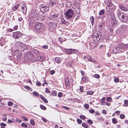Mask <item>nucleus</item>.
<instances>
[{"mask_svg":"<svg viewBox=\"0 0 128 128\" xmlns=\"http://www.w3.org/2000/svg\"><path fill=\"white\" fill-rule=\"evenodd\" d=\"M36 84L38 86H40L41 85V84L40 82L38 81L36 82Z\"/></svg>","mask_w":128,"mask_h":128,"instance_id":"nucleus-64","label":"nucleus"},{"mask_svg":"<svg viewBox=\"0 0 128 128\" xmlns=\"http://www.w3.org/2000/svg\"><path fill=\"white\" fill-rule=\"evenodd\" d=\"M119 8L122 10L126 11L128 10V8L126 7L122 4H120L119 5Z\"/></svg>","mask_w":128,"mask_h":128,"instance_id":"nucleus-16","label":"nucleus"},{"mask_svg":"<svg viewBox=\"0 0 128 128\" xmlns=\"http://www.w3.org/2000/svg\"><path fill=\"white\" fill-rule=\"evenodd\" d=\"M88 123L90 124H92L93 123V122L91 120H88L87 121Z\"/></svg>","mask_w":128,"mask_h":128,"instance_id":"nucleus-59","label":"nucleus"},{"mask_svg":"<svg viewBox=\"0 0 128 128\" xmlns=\"http://www.w3.org/2000/svg\"><path fill=\"white\" fill-rule=\"evenodd\" d=\"M112 121L114 124H116L118 122L116 119L115 118H114L112 119Z\"/></svg>","mask_w":128,"mask_h":128,"instance_id":"nucleus-33","label":"nucleus"},{"mask_svg":"<svg viewBox=\"0 0 128 128\" xmlns=\"http://www.w3.org/2000/svg\"><path fill=\"white\" fill-rule=\"evenodd\" d=\"M94 76L95 78H100V76L98 74H94Z\"/></svg>","mask_w":128,"mask_h":128,"instance_id":"nucleus-51","label":"nucleus"},{"mask_svg":"<svg viewBox=\"0 0 128 128\" xmlns=\"http://www.w3.org/2000/svg\"><path fill=\"white\" fill-rule=\"evenodd\" d=\"M32 94L34 96H39V93L36 91L33 92L32 93Z\"/></svg>","mask_w":128,"mask_h":128,"instance_id":"nucleus-34","label":"nucleus"},{"mask_svg":"<svg viewBox=\"0 0 128 128\" xmlns=\"http://www.w3.org/2000/svg\"><path fill=\"white\" fill-rule=\"evenodd\" d=\"M90 19L92 24L93 25L94 24V18L93 16H92L90 17Z\"/></svg>","mask_w":128,"mask_h":128,"instance_id":"nucleus-29","label":"nucleus"},{"mask_svg":"<svg viewBox=\"0 0 128 128\" xmlns=\"http://www.w3.org/2000/svg\"><path fill=\"white\" fill-rule=\"evenodd\" d=\"M36 16L37 14L36 12L34 10H32L31 12L30 16L31 18H35V19H36Z\"/></svg>","mask_w":128,"mask_h":128,"instance_id":"nucleus-12","label":"nucleus"},{"mask_svg":"<svg viewBox=\"0 0 128 128\" xmlns=\"http://www.w3.org/2000/svg\"><path fill=\"white\" fill-rule=\"evenodd\" d=\"M24 87V88L28 90H32V88L28 86H25Z\"/></svg>","mask_w":128,"mask_h":128,"instance_id":"nucleus-38","label":"nucleus"},{"mask_svg":"<svg viewBox=\"0 0 128 128\" xmlns=\"http://www.w3.org/2000/svg\"><path fill=\"white\" fill-rule=\"evenodd\" d=\"M34 54L31 52H28L24 56V60H25V63H27V61L30 60L31 58L33 57Z\"/></svg>","mask_w":128,"mask_h":128,"instance_id":"nucleus-6","label":"nucleus"},{"mask_svg":"<svg viewBox=\"0 0 128 128\" xmlns=\"http://www.w3.org/2000/svg\"><path fill=\"white\" fill-rule=\"evenodd\" d=\"M126 26L125 25H123L122 26L121 28V29L123 30H125L126 29Z\"/></svg>","mask_w":128,"mask_h":128,"instance_id":"nucleus-37","label":"nucleus"},{"mask_svg":"<svg viewBox=\"0 0 128 128\" xmlns=\"http://www.w3.org/2000/svg\"><path fill=\"white\" fill-rule=\"evenodd\" d=\"M74 13L73 10L70 9L67 10L64 13L65 16L66 18L68 19L71 18L72 17V15Z\"/></svg>","mask_w":128,"mask_h":128,"instance_id":"nucleus-5","label":"nucleus"},{"mask_svg":"<svg viewBox=\"0 0 128 128\" xmlns=\"http://www.w3.org/2000/svg\"><path fill=\"white\" fill-rule=\"evenodd\" d=\"M51 94L52 96H56L57 95V92L56 91H53L52 92Z\"/></svg>","mask_w":128,"mask_h":128,"instance_id":"nucleus-36","label":"nucleus"},{"mask_svg":"<svg viewBox=\"0 0 128 128\" xmlns=\"http://www.w3.org/2000/svg\"><path fill=\"white\" fill-rule=\"evenodd\" d=\"M45 92L46 93H50V91L48 88H46L45 90Z\"/></svg>","mask_w":128,"mask_h":128,"instance_id":"nucleus-52","label":"nucleus"},{"mask_svg":"<svg viewBox=\"0 0 128 128\" xmlns=\"http://www.w3.org/2000/svg\"><path fill=\"white\" fill-rule=\"evenodd\" d=\"M120 117L121 119H124L125 117V116L124 114H121L120 115Z\"/></svg>","mask_w":128,"mask_h":128,"instance_id":"nucleus-50","label":"nucleus"},{"mask_svg":"<svg viewBox=\"0 0 128 128\" xmlns=\"http://www.w3.org/2000/svg\"><path fill=\"white\" fill-rule=\"evenodd\" d=\"M30 124L32 125H34V120H31L30 121Z\"/></svg>","mask_w":128,"mask_h":128,"instance_id":"nucleus-48","label":"nucleus"},{"mask_svg":"<svg viewBox=\"0 0 128 128\" xmlns=\"http://www.w3.org/2000/svg\"><path fill=\"white\" fill-rule=\"evenodd\" d=\"M76 13L77 14H79L80 13V10L79 8H77L76 10H75Z\"/></svg>","mask_w":128,"mask_h":128,"instance_id":"nucleus-49","label":"nucleus"},{"mask_svg":"<svg viewBox=\"0 0 128 128\" xmlns=\"http://www.w3.org/2000/svg\"><path fill=\"white\" fill-rule=\"evenodd\" d=\"M23 43L21 42L17 41L16 42V45H21Z\"/></svg>","mask_w":128,"mask_h":128,"instance_id":"nucleus-42","label":"nucleus"},{"mask_svg":"<svg viewBox=\"0 0 128 128\" xmlns=\"http://www.w3.org/2000/svg\"><path fill=\"white\" fill-rule=\"evenodd\" d=\"M84 106L85 108L87 109L88 108L89 105L88 104H84Z\"/></svg>","mask_w":128,"mask_h":128,"instance_id":"nucleus-43","label":"nucleus"},{"mask_svg":"<svg viewBox=\"0 0 128 128\" xmlns=\"http://www.w3.org/2000/svg\"><path fill=\"white\" fill-rule=\"evenodd\" d=\"M0 125L3 127L6 126V124L2 122L1 123Z\"/></svg>","mask_w":128,"mask_h":128,"instance_id":"nucleus-62","label":"nucleus"},{"mask_svg":"<svg viewBox=\"0 0 128 128\" xmlns=\"http://www.w3.org/2000/svg\"><path fill=\"white\" fill-rule=\"evenodd\" d=\"M19 5L18 4H17L15 6H14V8L12 9V10L13 11H15L19 7Z\"/></svg>","mask_w":128,"mask_h":128,"instance_id":"nucleus-28","label":"nucleus"},{"mask_svg":"<svg viewBox=\"0 0 128 128\" xmlns=\"http://www.w3.org/2000/svg\"><path fill=\"white\" fill-rule=\"evenodd\" d=\"M89 111L90 113L92 114H93L95 112L94 110L93 109L90 110H89Z\"/></svg>","mask_w":128,"mask_h":128,"instance_id":"nucleus-58","label":"nucleus"},{"mask_svg":"<svg viewBox=\"0 0 128 128\" xmlns=\"http://www.w3.org/2000/svg\"><path fill=\"white\" fill-rule=\"evenodd\" d=\"M82 81L84 82H87L88 81V78L86 76L83 77L82 79Z\"/></svg>","mask_w":128,"mask_h":128,"instance_id":"nucleus-27","label":"nucleus"},{"mask_svg":"<svg viewBox=\"0 0 128 128\" xmlns=\"http://www.w3.org/2000/svg\"><path fill=\"white\" fill-rule=\"evenodd\" d=\"M105 12V10H100L99 13L100 15H102L104 14Z\"/></svg>","mask_w":128,"mask_h":128,"instance_id":"nucleus-32","label":"nucleus"},{"mask_svg":"<svg viewBox=\"0 0 128 128\" xmlns=\"http://www.w3.org/2000/svg\"><path fill=\"white\" fill-rule=\"evenodd\" d=\"M77 51L76 50L72 49H70L66 50V53L67 54H70L73 53H76Z\"/></svg>","mask_w":128,"mask_h":128,"instance_id":"nucleus-14","label":"nucleus"},{"mask_svg":"<svg viewBox=\"0 0 128 128\" xmlns=\"http://www.w3.org/2000/svg\"><path fill=\"white\" fill-rule=\"evenodd\" d=\"M110 20H116L114 16V14L113 12H112L111 13L110 15Z\"/></svg>","mask_w":128,"mask_h":128,"instance_id":"nucleus-22","label":"nucleus"},{"mask_svg":"<svg viewBox=\"0 0 128 128\" xmlns=\"http://www.w3.org/2000/svg\"><path fill=\"white\" fill-rule=\"evenodd\" d=\"M106 8L108 12H113L116 9L115 6L112 4H110L108 6L106 7Z\"/></svg>","mask_w":128,"mask_h":128,"instance_id":"nucleus-9","label":"nucleus"},{"mask_svg":"<svg viewBox=\"0 0 128 128\" xmlns=\"http://www.w3.org/2000/svg\"><path fill=\"white\" fill-rule=\"evenodd\" d=\"M128 47V44H124L120 43L112 50L114 54L123 52Z\"/></svg>","mask_w":128,"mask_h":128,"instance_id":"nucleus-1","label":"nucleus"},{"mask_svg":"<svg viewBox=\"0 0 128 128\" xmlns=\"http://www.w3.org/2000/svg\"><path fill=\"white\" fill-rule=\"evenodd\" d=\"M39 96L40 98L41 99H42L45 103H47L48 102V101L45 98L42 96V95H39Z\"/></svg>","mask_w":128,"mask_h":128,"instance_id":"nucleus-21","label":"nucleus"},{"mask_svg":"<svg viewBox=\"0 0 128 128\" xmlns=\"http://www.w3.org/2000/svg\"><path fill=\"white\" fill-rule=\"evenodd\" d=\"M22 119L24 120L25 121H27V120H28V118H26V117H25V116H22Z\"/></svg>","mask_w":128,"mask_h":128,"instance_id":"nucleus-63","label":"nucleus"},{"mask_svg":"<svg viewBox=\"0 0 128 128\" xmlns=\"http://www.w3.org/2000/svg\"><path fill=\"white\" fill-rule=\"evenodd\" d=\"M84 59L86 61L88 60L89 61L92 62H94L96 63L95 60L93 58H92L89 55H87L86 57L84 56Z\"/></svg>","mask_w":128,"mask_h":128,"instance_id":"nucleus-13","label":"nucleus"},{"mask_svg":"<svg viewBox=\"0 0 128 128\" xmlns=\"http://www.w3.org/2000/svg\"><path fill=\"white\" fill-rule=\"evenodd\" d=\"M61 59L59 58H56L55 59V61L57 63H59L61 61Z\"/></svg>","mask_w":128,"mask_h":128,"instance_id":"nucleus-26","label":"nucleus"},{"mask_svg":"<svg viewBox=\"0 0 128 128\" xmlns=\"http://www.w3.org/2000/svg\"><path fill=\"white\" fill-rule=\"evenodd\" d=\"M62 94L61 92H59L58 94V96L59 98H61L62 96Z\"/></svg>","mask_w":128,"mask_h":128,"instance_id":"nucleus-53","label":"nucleus"},{"mask_svg":"<svg viewBox=\"0 0 128 128\" xmlns=\"http://www.w3.org/2000/svg\"><path fill=\"white\" fill-rule=\"evenodd\" d=\"M117 14L118 17L121 21L124 22H127L128 17L125 13L119 10L118 11Z\"/></svg>","mask_w":128,"mask_h":128,"instance_id":"nucleus-3","label":"nucleus"},{"mask_svg":"<svg viewBox=\"0 0 128 128\" xmlns=\"http://www.w3.org/2000/svg\"><path fill=\"white\" fill-rule=\"evenodd\" d=\"M13 31L12 29L11 28H8L6 30V32L8 33L10 32H11Z\"/></svg>","mask_w":128,"mask_h":128,"instance_id":"nucleus-41","label":"nucleus"},{"mask_svg":"<svg viewBox=\"0 0 128 128\" xmlns=\"http://www.w3.org/2000/svg\"><path fill=\"white\" fill-rule=\"evenodd\" d=\"M106 100L108 102H110L111 100V98L110 97H108L106 98Z\"/></svg>","mask_w":128,"mask_h":128,"instance_id":"nucleus-56","label":"nucleus"},{"mask_svg":"<svg viewBox=\"0 0 128 128\" xmlns=\"http://www.w3.org/2000/svg\"><path fill=\"white\" fill-rule=\"evenodd\" d=\"M15 120L16 122H17L18 123H20L22 122V120H19L17 118H16V119Z\"/></svg>","mask_w":128,"mask_h":128,"instance_id":"nucleus-60","label":"nucleus"},{"mask_svg":"<svg viewBox=\"0 0 128 128\" xmlns=\"http://www.w3.org/2000/svg\"><path fill=\"white\" fill-rule=\"evenodd\" d=\"M57 24L55 22H50L48 24V28L50 31H52L56 28Z\"/></svg>","mask_w":128,"mask_h":128,"instance_id":"nucleus-7","label":"nucleus"},{"mask_svg":"<svg viewBox=\"0 0 128 128\" xmlns=\"http://www.w3.org/2000/svg\"><path fill=\"white\" fill-rule=\"evenodd\" d=\"M82 126L85 128H87L88 127L87 125L84 123H82Z\"/></svg>","mask_w":128,"mask_h":128,"instance_id":"nucleus-45","label":"nucleus"},{"mask_svg":"<svg viewBox=\"0 0 128 128\" xmlns=\"http://www.w3.org/2000/svg\"><path fill=\"white\" fill-rule=\"evenodd\" d=\"M40 8L41 12L44 13L46 11L48 12L49 10V8L48 6L43 4L40 5Z\"/></svg>","mask_w":128,"mask_h":128,"instance_id":"nucleus-8","label":"nucleus"},{"mask_svg":"<svg viewBox=\"0 0 128 128\" xmlns=\"http://www.w3.org/2000/svg\"><path fill=\"white\" fill-rule=\"evenodd\" d=\"M21 126H22L24 127L25 128H26L27 127V124L24 122H23Z\"/></svg>","mask_w":128,"mask_h":128,"instance_id":"nucleus-39","label":"nucleus"},{"mask_svg":"<svg viewBox=\"0 0 128 128\" xmlns=\"http://www.w3.org/2000/svg\"><path fill=\"white\" fill-rule=\"evenodd\" d=\"M13 103L10 101L8 102V105L10 106H12L13 105Z\"/></svg>","mask_w":128,"mask_h":128,"instance_id":"nucleus-47","label":"nucleus"},{"mask_svg":"<svg viewBox=\"0 0 128 128\" xmlns=\"http://www.w3.org/2000/svg\"><path fill=\"white\" fill-rule=\"evenodd\" d=\"M22 54L20 51L18 50H16L14 52V56H16V59H19L20 58V56H21Z\"/></svg>","mask_w":128,"mask_h":128,"instance_id":"nucleus-11","label":"nucleus"},{"mask_svg":"<svg viewBox=\"0 0 128 128\" xmlns=\"http://www.w3.org/2000/svg\"><path fill=\"white\" fill-rule=\"evenodd\" d=\"M36 59L37 60H39L40 62L43 61L44 60V56H43L38 57L36 58Z\"/></svg>","mask_w":128,"mask_h":128,"instance_id":"nucleus-19","label":"nucleus"},{"mask_svg":"<svg viewBox=\"0 0 128 128\" xmlns=\"http://www.w3.org/2000/svg\"><path fill=\"white\" fill-rule=\"evenodd\" d=\"M55 72V70H53L50 71V74L51 75L53 74Z\"/></svg>","mask_w":128,"mask_h":128,"instance_id":"nucleus-55","label":"nucleus"},{"mask_svg":"<svg viewBox=\"0 0 128 128\" xmlns=\"http://www.w3.org/2000/svg\"><path fill=\"white\" fill-rule=\"evenodd\" d=\"M109 24L112 27H114L117 26V22L116 20H110Z\"/></svg>","mask_w":128,"mask_h":128,"instance_id":"nucleus-15","label":"nucleus"},{"mask_svg":"<svg viewBox=\"0 0 128 128\" xmlns=\"http://www.w3.org/2000/svg\"><path fill=\"white\" fill-rule=\"evenodd\" d=\"M40 108L42 110H45L46 109V107L42 105L40 106Z\"/></svg>","mask_w":128,"mask_h":128,"instance_id":"nucleus-40","label":"nucleus"},{"mask_svg":"<svg viewBox=\"0 0 128 128\" xmlns=\"http://www.w3.org/2000/svg\"><path fill=\"white\" fill-rule=\"evenodd\" d=\"M22 8L23 13L24 14L26 13L27 9L26 5L24 4H22Z\"/></svg>","mask_w":128,"mask_h":128,"instance_id":"nucleus-18","label":"nucleus"},{"mask_svg":"<svg viewBox=\"0 0 128 128\" xmlns=\"http://www.w3.org/2000/svg\"><path fill=\"white\" fill-rule=\"evenodd\" d=\"M58 16V14H54L52 15V17L54 18H56Z\"/></svg>","mask_w":128,"mask_h":128,"instance_id":"nucleus-44","label":"nucleus"},{"mask_svg":"<svg viewBox=\"0 0 128 128\" xmlns=\"http://www.w3.org/2000/svg\"><path fill=\"white\" fill-rule=\"evenodd\" d=\"M23 49L24 50H28L30 49V48L31 47L30 46H28L26 44H24L23 45Z\"/></svg>","mask_w":128,"mask_h":128,"instance_id":"nucleus-24","label":"nucleus"},{"mask_svg":"<svg viewBox=\"0 0 128 128\" xmlns=\"http://www.w3.org/2000/svg\"><path fill=\"white\" fill-rule=\"evenodd\" d=\"M35 18L33 19L32 18H31V19H29V26L30 27H32L33 26V23L34 22Z\"/></svg>","mask_w":128,"mask_h":128,"instance_id":"nucleus-17","label":"nucleus"},{"mask_svg":"<svg viewBox=\"0 0 128 128\" xmlns=\"http://www.w3.org/2000/svg\"><path fill=\"white\" fill-rule=\"evenodd\" d=\"M42 47L43 49H46L48 48V46L47 45H44Z\"/></svg>","mask_w":128,"mask_h":128,"instance_id":"nucleus-54","label":"nucleus"},{"mask_svg":"<svg viewBox=\"0 0 128 128\" xmlns=\"http://www.w3.org/2000/svg\"><path fill=\"white\" fill-rule=\"evenodd\" d=\"M101 34L100 32L94 33L92 36V40L95 42H98L101 38Z\"/></svg>","mask_w":128,"mask_h":128,"instance_id":"nucleus-4","label":"nucleus"},{"mask_svg":"<svg viewBox=\"0 0 128 128\" xmlns=\"http://www.w3.org/2000/svg\"><path fill=\"white\" fill-rule=\"evenodd\" d=\"M106 99L105 97L103 98L100 100V102L101 103V104L102 105H105V104L106 102H105Z\"/></svg>","mask_w":128,"mask_h":128,"instance_id":"nucleus-20","label":"nucleus"},{"mask_svg":"<svg viewBox=\"0 0 128 128\" xmlns=\"http://www.w3.org/2000/svg\"><path fill=\"white\" fill-rule=\"evenodd\" d=\"M15 122V120L14 118H12V119L11 120H10L9 119L8 120V122L10 123H12L14 122Z\"/></svg>","mask_w":128,"mask_h":128,"instance_id":"nucleus-31","label":"nucleus"},{"mask_svg":"<svg viewBox=\"0 0 128 128\" xmlns=\"http://www.w3.org/2000/svg\"><path fill=\"white\" fill-rule=\"evenodd\" d=\"M65 84L67 87H69L70 83L68 78H66L65 80Z\"/></svg>","mask_w":128,"mask_h":128,"instance_id":"nucleus-23","label":"nucleus"},{"mask_svg":"<svg viewBox=\"0 0 128 128\" xmlns=\"http://www.w3.org/2000/svg\"><path fill=\"white\" fill-rule=\"evenodd\" d=\"M77 123L79 124H80L82 122V120L79 119H77Z\"/></svg>","mask_w":128,"mask_h":128,"instance_id":"nucleus-46","label":"nucleus"},{"mask_svg":"<svg viewBox=\"0 0 128 128\" xmlns=\"http://www.w3.org/2000/svg\"><path fill=\"white\" fill-rule=\"evenodd\" d=\"M87 93L88 94L92 95V94L93 92L91 91H88L87 92Z\"/></svg>","mask_w":128,"mask_h":128,"instance_id":"nucleus-57","label":"nucleus"},{"mask_svg":"<svg viewBox=\"0 0 128 128\" xmlns=\"http://www.w3.org/2000/svg\"><path fill=\"white\" fill-rule=\"evenodd\" d=\"M80 117L81 119L84 120L85 118L86 117L84 116L81 115L80 116Z\"/></svg>","mask_w":128,"mask_h":128,"instance_id":"nucleus-61","label":"nucleus"},{"mask_svg":"<svg viewBox=\"0 0 128 128\" xmlns=\"http://www.w3.org/2000/svg\"><path fill=\"white\" fill-rule=\"evenodd\" d=\"M34 29L36 30L39 34H42L44 29V26L42 23L37 22L34 26Z\"/></svg>","mask_w":128,"mask_h":128,"instance_id":"nucleus-2","label":"nucleus"},{"mask_svg":"<svg viewBox=\"0 0 128 128\" xmlns=\"http://www.w3.org/2000/svg\"><path fill=\"white\" fill-rule=\"evenodd\" d=\"M22 36V34L20 32H14L13 34V36L15 39L20 38Z\"/></svg>","mask_w":128,"mask_h":128,"instance_id":"nucleus-10","label":"nucleus"},{"mask_svg":"<svg viewBox=\"0 0 128 128\" xmlns=\"http://www.w3.org/2000/svg\"><path fill=\"white\" fill-rule=\"evenodd\" d=\"M124 106H128V100H124Z\"/></svg>","mask_w":128,"mask_h":128,"instance_id":"nucleus-30","label":"nucleus"},{"mask_svg":"<svg viewBox=\"0 0 128 128\" xmlns=\"http://www.w3.org/2000/svg\"><path fill=\"white\" fill-rule=\"evenodd\" d=\"M61 22L62 24H66L67 22L65 20L64 18L61 19Z\"/></svg>","mask_w":128,"mask_h":128,"instance_id":"nucleus-35","label":"nucleus"},{"mask_svg":"<svg viewBox=\"0 0 128 128\" xmlns=\"http://www.w3.org/2000/svg\"><path fill=\"white\" fill-rule=\"evenodd\" d=\"M72 4L71 2H67L66 4V6L67 7L70 8L72 6Z\"/></svg>","mask_w":128,"mask_h":128,"instance_id":"nucleus-25","label":"nucleus"}]
</instances>
